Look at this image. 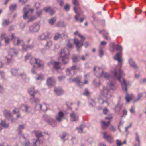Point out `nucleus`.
I'll list each match as a JSON object with an SVG mask.
<instances>
[{
    "label": "nucleus",
    "mask_w": 146,
    "mask_h": 146,
    "mask_svg": "<svg viewBox=\"0 0 146 146\" xmlns=\"http://www.w3.org/2000/svg\"><path fill=\"white\" fill-rule=\"evenodd\" d=\"M28 92L31 96H35V94L38 92V91L34 90V87H31L28 90Z\"/></svg>",
    "instance_id": "nucleus-23"
},
{
    "label": "nucleus",
    "mask_w": 146,
    "mask_h": 146,
    "mask_svg": "<svg viewBox=\"0 0 146 146\" xmlns=\"http://www.w3.org/2000/svg\"><path fill=\"white\" fill-rule=\"evenodd\" d=\"M26 9L25 7H24L23 8V12L24 13V14L23 15V17L24 19H26L27 17L28 16V11L27 10H26Z\"/></svg>",
    "instance_id": "nucleus-32"
},
{
    "label": "nucleus",
    "mask_w": 146,
    "mask_h": 146,
    "mask_svg": "<svg viewBox=\"0 0 146 146\" xmlns=\"http://www.w3.org/2000/svg\"><path fill=\"white\" fill-rule=\"evenodd\" d=\"M78 36L81 38V40L80 41L77 39L74 38V43L76 45L77 50L79 51L81 49V47L83 45V42L85 40V38L79 33Z\"/></svg>",
    "instance_id": "nucleus-5"
},
{
    "label": "nucleus",
    "mask_w": 146,
    "mask_h": 146,
    "mask_svg": "<svg viewBox=\"0 0 146 146\" xmlns=\"http://www.w3.org/2000/svg\"><path fill=\"white\" fill-rule=\"evenodd\" d=\"M48 36V35L47 33H43L39 36L38 39L40 40H44L47 38Z\"/></svg>",
    "instance_id": "nucleus-27"
},
{
    "label": "nucleus",
    "mask_w": 146,
    "mask_h": 146,
    "mask_svg": "<svg viewBox=\"0 0 146 146\" xmlns=\"http://www.w3.org/2000/svg\"><path fill=\"white\" fill-rule=\"evenodd\" d=\"M11 72L12 74L14 75H15L17 74V70L15 69H12L11 70Z\"/></svg>",
    "instance_id": "nucleus-43"
},
{
    "label": "nucleus",
    "mask_w": 146,
    "mask_h": 146,
    "mask_svg": "<svg viewBox=\"0 0 146 146\" xmlns=\"http://www.w3.org/2000/svg\"><path fill=\"white\" fill-rule=\"evenodd\" d=\"M33 141H34L33 144L30 143L28 141H26L24 143V145L25 146H36V143H40V141L38 139H34Z\"/></svg>",
    "instance_id": "nucleus-20"
},
{
    "label": "nucleus",
    "mask_w": 146,
    "mask_h": 146,
    "mask_svg": "<svg viewBox=\"0 0 146 146\" xmlns=\"http://www.w3.org/2000/svg\"><path fill=\"white\" fill-rule=\"evenodd\" d=\"M48 116L46 115H44L43 116V119L45 121H48L49 124L51 126L54 127L56 125V122L52 119L50 118L48 120L46 119L47 118Z\"/></svg>",
    "instance_id": "nucleus-12"
},
{
    "label": "nucleus",
    "mask_w": 146,
    "mask_h": 146,
    "mask_svg": "<svg viewBox=\"0 0 146 146\" xmlns=\"http://www.w3.org/2000/svg\"><path fill=\"white\" fill-rule=\"evenodd\" d=\"M94 85L96 86H99L100 85V82L99 80L98 79H95L93 82Z\"/></svg>",
    "instance_id": "nucleus-34"
},
{
    "label": "nucleus",
    "mask_w": 146,
    "mask_h": 146,
    "mask_svg": "<svg viewBox=\"0 0 146 146\" xmlns=\"http://www.w3.org/2000/svg\"><path fill=\"white\" fill-rule=\"evenodd\" d=\"M135 12L137 14H140L141 13V10H139L137 8H136L135 9Z\"/></svg>",
    "instance_id": "nucleus-54"
},
{
    "label": "nucleus",
    "mask_w": 146,
    "mask_h": 146,
    "mask_svg": "<svg viewBox=\"0 0 146 146\" xmlns=\"http://www.w3.org/2000/svg\"><path fill=\"white\" fill-rule=\"evenodd\" d=\"M43 79V77L42 75L39 74L38 75V77L36 78V80H42Z\"/></svg>",
    "instance_id": "nucleus-52"
},
{
    "label": "nucleus",
    "mask_w": 146,
    "mask_h": 146,
    "mask_svg": "<svg viewBox=\"0 0 146 146\" xmlns=\"http://www.w3.org/2000/svg\"><path fill=\"white\" fill-rule=\"evenodd\" d=\"M3 113L5 117L7 119H9L11 116L10 112L9 110H5L3 112Z\"/></svg>",
    "instance_id": "nucleus-28"
},
{
    "label": "nucleus",
    "mask_w": 146,
    "mask_h": 146,
    "mask_svg": "<svg viewBox=\"0 0 146 146\" xmlns=\"http://www.w3.org/2000/svg\"><path fill=\"white\" fill-rule=\"evenodd\" d=\"M101 94L104 98L103 99H99L98 102L100 104H104L106 106L109 105L111 101L110 97L112 96L110 90L107 87H104L103 88Z\"/></svg>",
    "instance_id": "nucleus-2"
},
{
    "label": "nucleus",
    "mask_w": 146,
    "mask_h": 146,
    "mask_svg": "<svg viewBox=\"0 0 146 146\" xmlns=\"http://www.w3.org/2000/svg\"><path fill=\"white\" fill-rule=\"evenodd\" d=\"M113 118V115L112 114H110L108 116L106 117L105 119L106 120L111 119Z\"/></svg>",
    "instance_id": "nucleus-49"
},
{
    "label": "nucleus",
    "mask_w": 146,
    "mask_h": 146,
    "mask_svg": "<svg viewBox=\"0 0 146 146\" xmlns=\"http://www.w3.org/2000/svg\"><path fill=\"white\" fill-rule=\"evenodd\" d=\"M36 18V17L35 16H33L30 18H29V21H31Z\"/></svg>",
    "instance_id": "nucleus-58"
},
{
    "label": "nucleus",
    "mask_w": 146,
    "mask_h": 146,
    "mask_svg": "<svg viewBox=\"0 0 146 146\" xmlns=\"http://www.w3.org/2000/svg\"><path fill=\"white\" fill-rule=\"evenodd\" d=\"M116 144L117 146H121L122 145V143L121 142V141L118 139L116 140Z\"/></svg>",
    "instance_id": "nucleus-50"
},
{
    "label": "nucleus",
    "mask_w": 146,
    "mask_h": 146,
    "mask_svg": "<svg viewBox=\"0 0 146 146\" xmlns=\"http://www.w3.org/2000/svg\"><path fill=\"white\" fill-rule=\"evenodd\" d=\"M51 63L53 65V67L56 69H59L60 68L61 64L58 62H56L54 60H52L51 62Z\"/></svg>",
    "instance_id": "nucleus-18"
},
{
    "label": "nucleus",
    "mask_w": 146,
    "mask_h": 146,
    "mask_svg": "<svg viewBox=\"0 0 146 146\" xmlns=\"http://www.w3.org/2000/svg\"><path fill=\"white\" fill-rule=\"evenodd\" d=\"M2 126L4 127L7 128L8 126V125L6 123L5 121H2L1 123Z\"/></svg>",
    "instance_id": "nucleus-48"
},
{
    "label": "nucleus",
    "mask_w": 146,
    "mask_h": 146,
    "mask_svg": "<svg viewBox=\"0 0 146 146\" xmlns=\"http://www.w3.org/2000/svg\"><path fill=\"white\" fill-rule=\"evenodd\" d=\"M96 70V71L95 72V75L97 77H102L103 74L102 69L99 67L96 68V67H94L93 68V70L95 71Z\"/></svg>",
    "instance_id": "nucleus-10"
},
{
    "label": "nucleus",
    "mask_w": 146,
    "mask_h": 146,
    "mask_svg": "<svg viewBox=\"0 0 146 146\" xmlns=\"http://www.w3.org/2000/svg\"><path fill=\"white\" fill-rule=\"evenodd\" d=\"M80 67H77L75 65H73L72 66L70 69L72 70H79L80 69Z\"/></svg>",
    "instance_id": "nucleus-44"
},
{
    "label": "nucleus",
    "mask_w": 146,
    "mask_h": 146,
    "mask_svg": "<svg viewBox=\"0 0 146 146\" xmlns=\"http://www.w3.org/2000/svg\"><path fill=\"white\" fill-rule=\"evenodd\" d=\"M47 83L48 86H53L55 83V80L54 77H49L47 79Z\"/></svg>",
    "instance_id": "nucleus-17"
},
{
    "label": "nucleus",
    "mask_w": 146,
    "mask_h": 146,
    "mask_svg": "<svg viewBox=\"0 0 146 146\" xmlns=\"http://www.w3.org/2000/svg\"><path fill=\"white\" fill-rule=\"evenodd\" d=\"M103 36L104 38L108 40H110L111 38L109 36V33L106 31L105 30H103Z\"/></svg>",
    "instance_id": "nucleus-25"
},
{
    "label": "nucleus",
    "mask_w": 146,
    "mask_h": 146,
    "mask_svg": "<svg viewBox=\"0 0 146 146\" xmlns=\"http://www.w3.org/2000/svg\"><path fill=\"white\" fill-rule=\"evenodd\" d=\"M63 22H59L56 24L58 27H62L63 26Z\"/></svg>",
    "instance_id": "nucleus-61"
},
{
    "label": "nucleus",
    "mask_w": 146,
    "mask_h": 146,
    "mask_svg": "<svg viewBox=\"0 0 146 146\" xmlns=\"http://www.w3.org/2000/svg\"><path fill=\"white\" fill-rule=\"evenodd\" d=\"M115 46L116 50L120 51L119 53H117L114 57V59L118 61L119 68L114 69L112 73L115 79L118 80L121 83L123 90L127 92V87L129 83L127 82L122 77V76L124 75V74L121 70L123 61L122 55V48L121 46L119 45H116Z\"/></svg>",
    "instance_id": "nucleus-1"
},
{
    "label": "nucleus",
    "mask_w": 146,
    "mask_h": 146,
    "mask_svg": "<svg viewBox=\"0 0 146 146\" xmlns=\"http://www.w3.org/2000/svg\"><path fill=\"white\" fill-rule=\"evenodd\" d=\"M110 121H108L106 122L104 121H101L100 123L102 129L104 130L106 129L110 125Z\"/></svg>",
    "instance_id": "nucleus-14"
},
{
    "label": "nucleus",
    "mask_w": 146,
    "mask_h": 146,
    "mask_svg": "<svg viewBox=\"0 0 146 146\" xmlns=\"http://www.w3.org/2000/svg\"><path fill=\"white\" fill-rule=\"evenodd\" d=\"M90 102V104L92 106H93L95 104L94 101V100L92 99H90L89 100Z\"/></svg>",
    "instance_id": "nucleus-47"
},
{
    "label": "nucleus",
    "mask_w": 146,
    "mask_h": 146,
    "mask_svg": "<svg viewBox=\"0 0 146 146\" xmlns=\"http://www.w3.org/2000/svg\"><path fill=\"white\" fill-rule=\"evenodd\" d=\"M30 101L31 103L32 104H38V103L40 102L39 100L37 98H35L34 96H32V97L30 98Z\"/></svg>",
    "instance_id": "nucleus-22"
},
{
    "label": "nucleus",
    "mask_w": 146,
    "mask_h": 146,
    "mask_svg": "<svg viewBox=\"0 0 146 146\" xmlns=\"http://www.w3.org/2000/svg\"><path fill=\"white\" fill-rule=\"evenodd\" d=\"M7 36H6V34L5 33H2L1 34L0 38L1 39H5V38Z\"/></svg>",
    "instance_id": "nucleus-45"
},
{
    "label": "nucleus",
    "mask_w": 146,
    "mask_h": 146,
    "mask_svg": "<svg viewBox=\"0 0 146 146\" xmlns=\"http://www.w3.org/2000/svg\"><path fill=\"white\" fill-rule=\"evenodd\" d=\"M31 57V55L30 54H28L25 56V61L28 60L29 58Z\"/></svg>",
    "instance_id": "nucleus-53"
},
{
    "label": "nucleus",
    "mask_w": 146,
    "mask_h": 146,
    "mask_svg": "<svg viewBox=\"0 0 146 146\" xmlns=\"http://www.w3.org/2000/svg\"><path fill=\"white\" fill-rule=\"evenodd\" d=\"M12 40L11 38H9V36H7L5 38L4 40L5 43L6 44H8L9 43L10 41Z\"/></svg>",
    "instance_id": "nucleus-41"
},
{
    "label": "nucleus",
    "mask_w": 146,
    "mask_h": 146,
    "mask_svg": "<svg viewBox=\"0 0 146 146\" xmlns=\"http://www.w3.org/2000/svg\"><path fill=\"white\" fill-rule=\"evenodd\" d=\"M84 125H81L80 127L78 128L76 127V129L77 130L78 132L80 133H82L83 132L82 129L84 127Z\"/></svg>",
    "instance_id": "nucleus-42"
},
{
    "label": "nucleus",
    "mask_w": 146,
    "mask_h": 146,
    "mask_svg": "<svg viewBox=\"0 0 146 146\" xmlns=\"http://www.w3.org/2000/svg\"><path fill=\"white\" fill-rule=\"evenodd\" d=\"M43 10L46 12L48 13L51 15H53L55 13V12L54 9L50 7L46 8H44Z\"/></svg>",
    "instance_id": "nucleus-15"
},
{
    "label": "nucleus",
    "mask_w": 146,
    "mask_h": 146,
    "mask_svg": "<svg viewBox=\"0 0 146 146\" xmlns=\"http://www.w3.org/2000/svg\"><path fill=\"white\" fill-rule=\"evenodd\" d=\"M9 21L8 20L3 19L2 25L4 26H7L9 24Z\"/></svg>",
    "instance_id": "nucleus-36"
},
{
    "label": "nucleus",
    "mask_w": 146,
    "mask_h": 146,
    "mask_svg": "<svg viewBox=\"0 0 146 146\" xmlns=\"http://www.w3.org/2000/svg\"><path fill=\"white\" fill-rule=\"evenodd\" d=\"M72 71L71 70L70 68L66 70V74L68 76H70L71 72Z\"/></svg>",
    "instance_id": "nucleus-56"
},
{
    "label": "nucleus",
    "mask_w": 146,
    "mask_h": 146,
    "mask_svg": "<svg viewBox=\"0 0 146 146\" xmlns=\"http://www.w3.org/2000/svg\"><path fill=\"white\" fill-rule=\"evenodd\" d=\"M11 39L13 44L15 45H21L22 46V49L23 50H26L28 49H31L33 47V44L29 45V44L25 45L23 41L22 40H20L18 37H14V34L12 33L11 35Z\"/></svg>",
    "instance_id": "nucleus-4"
},
{
    "label": "nucleus",
    "mask_w": 146,
    "mask_h": 146,
    "mask_svg": "<svg viewBox=\"0 0 146 146\" xmlns=\"http://www.w3.org/2000/svg\"><path fill=\"white\" fill-rule=\"evenodd\" d=\"M104 55L103 50L101 46H100L99 49V56L100 57H102Z\"/></svg>",
    "instance_id": "nucleus-40"
},
{
    "label": "nucleus",
    "mask_w": 146,
    "mask_h": 146,
    "mask_svg": "<svg viewBox=\"0 0 146 146\" xmlns=\"http://www.w3.org/2000/svg\"><path fill=\"white\" fill-rule=\"evenodd\" d=\"M110 75L108 73L105 72L103 73L102 77H104L106 79H108L110 78Z\"/></svg>",
    "instance_id": "nucleus-38"
},
{
    "label": "nucleus",
    "mask_w": 146,
    "mask_h": 146,
    "mask_svg": "<svg viewBox=\"0 0 146 146\" xmlns=\"http://www.w3.org/2000/svg\"><path fill=\"white\" fill-rule=\"evenodd\" d=\"M89 74H87L85 75V81L84 83H83V82H81V77L78 76L76 78H75L74 79L72 80V82H76L78 84L79 86L82 85L83 84H86L87 83L88 80L86 79V78L87 77H89Z\"/></svg>",
    "instance_id": "nucleus-7"
},
{
    "label": "nucleus",
    "mask_w": 146,
    "mask_h": 146,
    "mask_svg": "<svg viewBox=\"0 0 146 146\" xmlns=\"http://www.w3.org/2000/svg\"><path fill=\"white\" fill-rule=\"evenodd\" d=\"M65 78V76H59L58 77V80L60 81L63 80Z\"/></svg>",
    "instance_id": "nucleus-60"
},
{
    "label": "nucleus",
    "mask_w": 146,
    "mask_h": 146,
    "mask_svg": "<svg viewBox=\"0 0 146 146\" xmlns=\"http://www.w3.org/2000/svg\"><path fill=\"white\" fill-rule=\"evenodd\" d=\"M40 28V26L38 23H35L31 26L29 30L31 32H36L38 31Z\"/></svg>",
    "instance_id": "nucleus-8"
},
{
    "label": "nucleus",
    "mask_w": 146,
    "mask_h": 146,
    "mask_svg": "<svg viewBox=\"0 0 146 146\" xmlns=\"http://www.w3.org/2000/svg\"><path fill=\"white\" fill-rule=\"evenodd\" d=\"M35 135L36 136L38 137H41L42 136V133L39 132H36V133Z\"/></svg>",
    "instance_id": "nucleus-51"
},
{
    "label": "nucleus",
    "mask_w": 146,
    "mask_h": 146,
    "mask_svg": "<svg viewBox=\"0 0 146 146\" xmlns=\"http://www.w3.org/2000/svg\"><path fill=\"white\" fill-rule=\"evenodd\" d=\"M64 9L67 11H68L69 10V5L68 4H67L64 7Z\"/></svg>",
    "instance_id": "nucleus-59"
},
{
    "label": "nucleus",
    "mask_w": 146,
    "mask_h": 146,
    "mask_svg": "<svg viewBox=\"0 0 146 146\" xmlns=\"http://www.w3.org/2000/svg\"><path fill=\"white\" fill-rule=\"evenodd\" d=\"M56 20V17H54L49 19L48 21L50 24L52 25L54 23Z\"/></svg>",
    "instance_id": "nucleus-37"
},
{
    "label": "nucleus",
    "mask_w": 146,
    "mask_h": 146,
    "mask_svg": "<svg viewBox=\"0 0 146 146\" xmlns=\"http://www.w3.org/2000/svg\"><path fill=\"white\" fill-rule=\"evenodd\" d=\"M52 41L51 40H49L47 42L45 45V47L47 49H49L52 46Z\"/></svg>",
    "instance_id": "nucleus-35"
},
{
    "label": "nucleus",
    "mask_w": 146,
    "mask_h": 146,
    "mask_svg": "<svg viewBox=\"0 0 146 146\" xmlns=\"http://www.w3.org/2000/svg\"><path fill=\"white\" fill-rule=\"evenodd\" d=\"M16 8V4H11L10 5L9 8L10 10L11 11H14Z\"/></svg>",
    "instance_id": "nucleus-39"
},
{
    "label": "nucleus",
    "mask_w": 146,
    "mask_h": 146,
    "mask_svg": "<svg viewBox=\"0 0 146 146\" xmlns=\"http://www.w3.org/2000/svg\"><path fill=\"white\" fill-rule=\"evenodd\" d=\"M108 86L112 90H115L117 87V86L115 83L114 82L110 81L108 84Z\"/></svg>",
    "instance_id": "nucleus-24"
},
{
    "label": "nucleus",
    "mask_w": 146,
    "mask_h": 146,
    "mask_svg": "<svg viewBox=\"0 0 146 146\" xmlns=\"http://www.w3.org/2000/svg\"><path fill=\"white\" fill-rule=\"evenodd\" d=\"M66 46L68 48L62 49L60 54V58L64 64H66L68 62V55L69 54V50L73 48L72 45L69 43L67 44Z\"/></svg>",
    "instance_id": "nucleus-3"
},
{
    "label": "nucleus",
    "mask_w": 146,
    "mask_h": 146,
    "mask_svg": "<svg viewBox=\"0 0 146 146\" xmlns=\"http://www.w3.org/2000/svg\"><path fill=\"white\" fill-rule=\"evenodd\" d=\"M64 114L61 111H60L58 114V115L56 117V119L58 121L60 122L62 121L64 117Z\"/></svg>",
    "instance_id": "nucleus-19"
},
{
    "label": "nucleus",
    "mask_w": 146,
    "mask_h": 146,
    "mask_svg": "<svg viewBox=\"0 0 146 146\" xmlns=\"http://www.w3.org/2000/svg\"><path fill=\"white\" fill-rule=\"evenodd\" d=\"M57 2L61 6H62L63 4V1L62 0H57Z\"/></svg>",
    "instance_id": "nucleus-57"
},
{
    "label": "nucleus",
    "mask_w": 146,
    "mask_h": 146,
    "mask_svg": "<svg viewBox=\"0 0 146 146\" xmlns=\"http://www.w3.org/2000/svg\"><path fill=\"white\" fill-rule=\"evenodd\" d=\"M61 35L58 33H55L54 36L53 37V39L55 40H57L58 39L61 37Z\"/></svg>",
    "instance_id": "nucleus-30"
},
{
    "label": "nucleus",
    "mask_w": 146,
    "mask_h": 146,
    "mask_svg": "<svg viewBox=\"0 0 146 146\" xmlns=\"http://www.w3.org/2000/svg\"><path fill=\"white\" fill-rule=\"evenodd\" d=\"M103 137L105 140L110 143H111L113 141V138L110 135L107 134L106 131H104L102 133Z\"/></svg>",
    "instance_id": "nucleus-9"
},
{
    "label": "nucleus",
    "mask_w": 146,
    "mask_h": 146,
    "mask_svg": "<svg viewBox=\"0 0 146 146\" xmlns=\"http://www.w3.org/2000/svg\"><path fill=\"white\" fill-rule=\"evenodd\" d=\"M73 3L74 5L76 6H79V5L78 2L77 0L73 1Z\"/></svg>",
    "instance_id": "nucleus-64"
},
{
    "label": "nucleus",
    "mask_w": 146,
    "mask_h": 146,
    "mask_svg": "<svg viewBox=\"0 0 146 146\" xmlns=\"http://www.w3.org/2000/svg\"><path fill=\"white\" fill-rule=\"evenodd\" d=\"M35 106L40 110L44 112L46 111L48 109L47 105L45 103L36 104Z\"/></svg>",
    "instance_id": "nucleus-11"
},
{
    "label": "nucleus",
    "mask_w": 146,
    "mask_h": 146,
    "mask_svg": "<svg viewBox=\"0 0 146 146\" xmlns=\"http://www.w3.org/2000/svg\"><path fill=\"white\" fill-rule=\"evenodd\" d=\"M54 92L57 95L62 94L64 92L63 90L60 88H55L54 90Z\"/></svg>",
    "instance_id": "nucleus-26"
},
{
    "label": "nucleus",
    "mask_w": 146,
    "mask_h": 146,
    "mask_svg": "<svg viewBox=\"0 0 146 146\" xmlns=\"http://www.w3.org/2000/svg\"><path fill=\"white\" fill-rule=\"evenodd\" d=\"M17 52L14 49H11L9 50V55L7 58L8 62L10 60L11 57L15 55H16Z\"/></svg>",
    "instance_id": "nucleus-13"
},
{
    "label": "nucleus",
    "mask_w": 146,
    "mask_h": 146,
    "mask_svg": "<svg viewBox=\"0 0 146 146\" xmlns=\"http://www.w3.org/2000/svg\"><path fill=\"white\" fill-rule=\"evenodd\" d=\"M143 93H139L138 95V98L136 101H138L140 100L141 98L142 97Z\"/></svg>",
    "instance_id": "nucleus-62"
},
{
    "label": "nucleus",
    "mask_w": 146,
    "mask_h": 146,
    "mask_svg": "<svg viewBox=\"0 0 146 146\" xmlns=\"http://www.w3.org/2000/svg\"><path fill=\"white\" fill-rule=\"evenodd\" d=\"M30 63L33 67L35 66L38 68H41L44 65L43 63L40 60L34 58H31Z\"/></svg>",
    "instance_id": "nucleus-6"
},
{
    "label": "nucleus",
    "mask_w": 146,
    "mask_h": 146,
    "mask_svg": "<svg viewBox=\"0 0 146 146\" xmlns=\"http://www.w3.org/2000/svg\"><path fill=\"white\" fill-rule=\"evenodd\" d=\"M135 134L136 136V140L138 141L139 143L138 145L139 146L140 144V141L139 140V137L138 135V133L137 132H136Z\"/></svg>",
    "instance_id": "nucleus-46"
},
{
    "label": "nucleus",
    "mask_w": 146,
    "mask_h": 146,
    "mask_svg": "<svg viewBox=\"0 0 146 146\" xmlns=\"http://www.w3.org/2000/svg\"><path fill=\"white\" fill-rule=\"evenodd\" d=\"M133 95H129L127 93H126V96L125 97V99L126 100V102H129L131 100L133 99Z\"/></svg>",
    "instance_id": "nucleus-29"
},
{
    "label": "nucleus",
    "mask_w": 146,
    "mask_h": 146,
    "mask_svg": "<svg viewBox=\"0 0 146 146\" xmlns=\"http://www.w3.org/2000/svg\"><path fill=\"white\" fill-rule=\"evenodd\" d=\"M70 119L72 121H77L78 119V116L76 113L72 112L70 114Z\"/></svg>",
    "instance_id": "nucleus-16"
},
{
    "label": "nucleus",
    "mask_w": 146,
    "mask_h": 146,
    "mask_svg": "<svg viewBox=\"0 0 146 146\" xmlns=\"http://www.w3.org/2000/svg\"><path fill=\"white\" fill-rule=\"evenodd\" d=\"M34 6L37 9H38L40 6V3H35Z\"/></svg>",
    "instance_id": "nucleus-55"
},
{
    "label": "nucleus",
    "mask_w": 146,
    "mask_h": 146,
    "mask_svg": "<svg viewBox=\"0 0 146 146\" xmlns=\"http://www.w3.org/2000/svg\"><path fill=\"white\" fill-rule=\"evenodd\" d=\"M42 13V10H40L38 11H37L36 12V14L38 16H39L41 15Z\"/></svg>",
    "instance_id": "nucleus-63"
},
{
    "label": "nucleus",
    "mask_w": 146,
    "mask_h": 146,
    "mask_svg": "<svg viewBox=\"0 0 146 146\" xmlns=\"http://www.w3.org/2000/svg\"><path fill=\"white\" fill-rule=\"evenodd\" d=\"M129 62L131 66L135 68H137L136 64L132 59H130L129 60Z\"/></svg>",
    "instance_id": "nucleus-31"
},
{
    "label": "nucleus",
    "mask_w": 146,
    "mask_h": 146,
    "mask_svg": "<svg viewBox=\"0 0 146 146\" xmlns=\"http://www.w3.org/2000/svg\"><path fill=\"white\" fill-rule=\"evenodd\" d=\"M30 108L27 105H22L21 106V109L23 111L25 112L26 113H29L31 112L29 111V110L30 109Z\"/></svg>",
    "instance_id": "nucleus-21"
},
{
    "label": "nucleus",
    "mask_w": 146,
    "mask_h": 146,
    "mask_svg": "<svg viewBox=\"0 0 146 146\" xmlns=\"http://www.w3.org/2000/svg\"><path fill=\"white\" fill-rule=\"evenodd\" d=\"M73 62H76L79 61L80 58L79 56H78L74 55L72 58Z\"/></svg>",
    "instance_id": "nucleus-33"
}]
</instances>
